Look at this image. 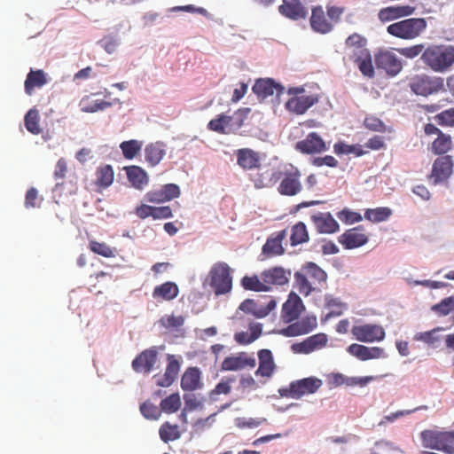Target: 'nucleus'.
Masks as SVG:
<instances>
[{"mask_svg":"<svg viewBox=\"0 0 454 454\" xmlns=\"http://www.w3.org/2000/svg\"><path fill=\"white\" fill-rule=\"evenodd\" d=\"M420 438L425 448L441 450L446 454H454V430L427 429L420 433Z\"/></svg>","mask_w":454,"mask_h":454,"instance_id":"nucleus-5","label":"nucleus"},{"mask_svg":"<svg viewBox=\"0 0 454 454\" xmlns=\"http://www.w3.org/2000/svg\"><path fill=\"white\" fill-rule=\"evenodd\" d=\"M336 215L342 223L346 224L359 223L363 219V216L359 213L352 211L347 207L338 212Z\"/></svg>","mask_w":454,"mask_h":454,"instance_id":"nucleus-54","label":"nucleus"},{"mask_svg":"<svg viewBox=\"0 0 454 454\" xmlns=\"http://www.w3.org/2000/svg\"><path fill=\"white\" fill-rule=\"evenodd\" d=\"M278 11L283 16L294 20L305 19L308 15L306 8L300 0H283Z\"/></svg>","mask_w":454,"mask_h":454,"instance_id":"nucleus-26","label":"nucleus"},{"mask_svg":"<svg viewBox=\"0 0 454 454\" xmlns=\"http://www.w3.org/2000/svg\"><path fill=\"white\" fill-rule=\"evenodd\" d=\"M184 411H192L202 406V402L194 394L184 395Z\"/></svg>","mask_w":454,"mask_h":454,"instance_id":"nucleus-63","label":"nucleus"},{"mask_svg":"<svg viewBox=\"0 0 454 454\" xmlns=\"http://www.w3.org/2000/svg\"><path fill=\"white\" fill-rule=\"evenodd\" d=\"M427 22L424 18H409L387 27V32L392 36L403 40H414L427 29Z\"/></svg>","mask_w":454,"mask_h":454,"instance_id":"nucleus-4","label":"nucleus"},{"mask_svg":"<svg viewBox=\"0 0 454 454\" xmlns=\"http://www.w3.org/2000/svg\"><path fill=\"white\" fill-rule=\"evenodd\" d=\"M179 294L178 286L172 282L167 281L156 286L153 291V298L158 302L170 301L176 299Z\"/></svg>","mask_w":454,"mask_h":454,"instance_id":"nucleus-29","label":"nucleus"},{"mask_svg":"<svg viewBox=\"0 0 454 454\" xmlns=\"http://www.w3.org/2000/svg\"><path fill=\"white\" fill-rule=\"evenodd\" d=\"M454 162L450 155L437 157L432 165L431 173L427 176L429 181L436 185L447 181L453 172Z\"/></svg>","mask_w":454,"mask_h":454,"instance_id":"nucleus-10","label":"nucleus"},{"mask_svg":"<svg viewBox=\"0 0 454 454\" xmlns=\"http://www.w3.org/2000/svg\"><path fill=\"white\" fill-rule=\"evenodd\" d=\"M354 338L360 342L381 341L385 338V330L375 324L354 325L351 329Z\"/></svg>","mask_w":454,"mask_h":454,"instance_id":"nucleus-13","label":"nucleus"},{"mask_svg":"<svg viewBox=\"0 0 454 454\" xmlns=\"http://www.w3.org/2000/svg\"><path fill=\"white\" fill-rule=\"evenodd\" d=\"M303 309L301 299L295 294H290L288 300L282 307V320L285 323H291L299 317Z\"/></svg>","mask_w":454,"mask_h":454,"instance_id":"nucleus-23","label":"nucleus"},{"mask_svg":"<svg viewBox=\"0 0 454 454\" xmlns=\"http://www.w3.org/2000/svg\"><path fill=\"white\" fill-rule=\"evenodd\" d=\"M25 127L30 133L39 135L42 129L39 125V114L35 109H30L24 118Z\"/></svg>","mask_w":454,"mask_h":454,"instance_id":"nucleus-46","label":"nucleus"},{"mask_svg":"<svg viewBox=\"0 0 454 454\" xmlns=\"http://www.w3.org/2000/svg\"><path fill=\"white\" fill-rule=\"evenodd\" d=\"M452 138L450 135L441 133L433 142L431 151L435 155L443 156L452 148Z\"/></svg>","mask_w":454,"mask_h":454,"instance_id":"nucleus-39","label":"nucleus"},{"mask_svg":"<svg viewBox=\"0 0 454 454\" xmlns=\"http://www.w3.org/2000/svg\"><path fill=\"white\" fill-rule=\"evenodd\" d=\"M89 248L94 254H99L106 258H112L115 255V249L112 248L105 242L90 240L89 243Z\"/></svg>","mask_w":454,"mask_h":454,"instance_id":"nucleus-50","label":"nucleus"},{"mask_svg":"<svg viewBox=\"0 0 454 454\" xmlns=\"http://www.w3.org/2000/svg\"><path fill=\"white\" fill-rule=\"evenodd\" d=\"M277 191L280 195L293 197L302 192L301 172L292 163L279 165Z\"/></svg>","mask_w":454,"mask_h":454,"instance_id":"nucleus-3","label":"nucleus"},{"mask_svg":"<svg viewBox=\"0 0 454 454\" xmlns=\"http://www.w3.org/2000/svg\"><path fill=\"white\" fill-rule=\"evenodd\" d=\"M259 367L255 371L256 376L270 378L275 371L276 364L274 363L272 353L270 349H261L258 352Z\"/></svg>","mask_w":454,"mask_h":454,"instance_id":"nucleus-31","label":"nucleus"},{"mask_svg":"<svg viewBox=\"0 0 454 454\" xmlns=\"http://www.w3.org/2000/svg\"><path fill=\"white\" fill-rule=\"evenodd\" d=\"M291 272L286 270L283 267H272L263 270L261 273V278L263 279L266 287L269 291L272 289L273 286H284L288 280Z\"/></svg>","mask_w":454,"mask_h":454,"instance_id":"nucleus-22","label":"nucleus"},{"mask_svg":"<svg viewBox=\"0 0 454 454\" xmlns=\"http://www.w3.org/2000/svg\"><path fill=\"white\" fill-rule=\"evenodd\" d=\"M322 386V380L315 378H304L290 383L289 387L279 389L281 396L299 399L305 395L314 394Z\"/></svg>","mask_w":454,"mask_h":454,"instance_id":"nucleus-7","label":"nucleus"},{"mask_svg":"<svg viewBox=\"0 0 454 454\" xmlns=\"http://www.w3.org/2000/svg\"><path fill=\"white\" fill-rule=\"evenodd\" d=\"M235 154L238 165L243 169L257 168L260 166L259 153L250 148L239 149Z\"/></svg>","mask_w":454,"mask_h":454,"instance_id":"nucleus-30","label":"nucleus"},{"mask_svg":"<svg viewBox=\"0 0 454 454\" xmlns=\"http://www.w3.org/2000/svg\"><path fill=\"white\" fill-rule=\"evenodd\" d=\"M160 189L167 201L176 199L180 195V189L175 184H165Z\"/></svg>","mask_w":454,"mask_h":454,"instance_id":"nucleus-64","label":"nucleus"},{"mask_svg":"<svg viewBox=\"0 0 454 454\" xmlns=\"http://www.w3.org/2000/svg\"><path fill=\"white\" fill-rule=\"evenodd\" d=\"M364 125L366 129L376 131V132H385L386 125L384 122L378 117L373 115H369L365 117L364 121Z\"/></svg>","mask_w":454,"mask_h":454,"instance_id":"nucleus-59","label":"nucleus"},{"mask_svg":"<svg viewBox=\"0 0 454 454\" xmlns=\"http://www.w3.org/2000/svg\"><path fill=\"white\" fill-rule=\"evenodd\" d=\"M160 437L164 442L177 440L181 434L177 425H171L165 422L160 428Z\"/></svg>","mask_w":454,"mask_h":454,"instance_id":"nucleus-48","label":"nucleus"},{"mask_svg":"<svg viewBox=\"0 0 454 454\" xmlns=\"http://www.w3.org/2000/svg\"><path fill=\"white\" fill-rule=\"evenodd\" d=\"M325 306L329 309V312L325 315V320L340 316L346 309L345 303L332 296L325 297Z\"/></svg>","mask_w":454,"mask_h":454,"instance_id":"nucleus-45","label":"nucleus"},{"mask_svg":"<svg viewBox=\"0 0 454 454\" xmlns=\"http://www.w3.org/2000/svg\"><path fill=\"white\" fill-rule=\"evenodd\" d=\"M181 387L184 391H194L202 387L201 372L198 367H189L181 378Z\"/></svg>","mask_w":454,"mask_h":454,"instance_id":"nucleus-32","label":"nucleus"},{"mask_svg":"<svg viewBox=\"0 0 454 454\" xmlns=\"http://www.w3.org/2000/svg\"><path fill=\"white\" fill-rule=\"evenodd\" d=\"M328 342V337L324 333L311 335L301 342L294 343L291 350L294 354H310L314 351L324 348Z\"/></svg>","mask_w":454,"mask_h":454,"instance_id":"nucleus-14","label":"nucleus"},{"mask_svg":"<svg viewBox=\"0 0 454 454\" xmlns=\"http://www.w3.org/2000/svg\"><path fill=\"white\" fill-rule=\"evenodd\" d=\"M140 411L149 419H157L160 416V410L149 401L140 405Z\"/></svg>","mask_w":454,"mask_h":454,"instance_id":"nucleus-60","label":"nucleus"},{"mask_svg":"<svg viewBox=\"0 0 454 454\" xmlns=\"http://www.w3.org/2000/svg\"><path fill=\"white\" fill-rule=\"evenodd\" d=\"M443 80L440 77H430L426 74L414 77L411 82V90L417 95L427 96L443 89Z\"/></svg>","mask_w":454,"mask_h":454,"instance_id":"nucleus-9","label":"nucleus"},{"mask_svg":"<svg viewBox=\"0 0 454 454\" xmlns=\"http://www.w3.org/2000/svg\"><path fill=\"white\" fill-rule=\"evenodd\" d=\"M302 87H292L288 89V94L292 97L286 103V109L296 114H303L309 108L317 102V98L313 95H303Z\"/></svg>","mask_w":454,"mask_h":454,"instance_id":"nucleus-8","label":"nucleus"},{"mask_svg":"<svg viewBox=\"0 0 454 454\" xmlns=\"http://www.w3.org/2000/svg\"><path fill=\"white\" fill-rule=\"evenodd\" d=\"M366 43L367 40L365 37L357 33H353L346 39L345 45L353 50V54L354 52H359V51L366 49Z\"/></svg>","mask_w":454,"mask_h":454,"instance_id":"nucleus-52","label":"nucleus"},{"mask_svg":"<svg viewBox=\"0 0 454 454\" xmlns=\"http://www.w3.org/2000/svg\"><path fill=\"white\" fill-rule=\"evenodd\" d=\"M286 236V230L278 231L274 237H270L262 247V253L268 256L280 255L284 254L282 241Z\"/></svg>","mask_w":454,"mask_h":454,"instance_id":"nucleus-35","label":"nucleus"},{"mask_svg":"<svg viewBox=\"0 0 454 454\" xmlns=\"http://www.w3.org/2000/svg\"><path fill=\"white\" fill-rule=\"evenodd\" d=\"M167 367L162 376L159 377L156 383L160 387H168L175 381L180 371V363L175 355H167Z\"/></svg>","mask_w":454,"mask_h":454,"instance_id":"nucleus-28","label":"nucleus"},{"mask_svg":"<svg viewBox=\"0 0 454 454\" xmlns=\"http://www.w3.org/2000/svg\"><path fill=\"white\" fill-rule=\"evenodd\" d=\"M279 166L269 165L258 167L257 171L251 176V180L256 189L272 188L278 183Z\"/></svg>","mask_w":454,"mask_h":454,"instance_id":"nucleus-12","label":"nucleus"},{"mask_svg":"<svg viewBox=\"0 0 454 454\" xmlns=\"http://www.w3.org/2000/svg\"><path fill=\"white\" fill-rule=\"evenodd\" d=\"M350 59L358 66L360 72L367 77L374 76V68L372 62V56L367 49L354 52Z\"/></svg>","mask_w":454,"mask_h":454,"instance_id":"nucleus-33","label":"nucleus"},{"mask_svg":"<svg viewBox=\"0 0 454 454\" xmlns=\"http://www.w3.org/2000/svg\"><path fill=\"white\" fill-rule=\"evenodd\" d=\"M256 360L246 352H239L235 356H227L221 364L222 371H239L246 368L253 369Z\"/></svg>","mask_w":454,"mask_h":454,"instance_id":"nucleus-17","label":"nucleus"},{"mask_svg":"<svg viewBox=\"0 0 454 454\" xmlns=\"http://www.w3.org/2000/svg\"><path fill=\"white\" fill-rule=\"evenodd\" d=\"M181 406L180 396L177 393L171 394L160 402V408L163 411L173 413Z\"/></svg>","mask_w":454,"mask_h":454,"instance_id":"nucleus-51","label":"nucleus"},{"mask_svg":"<svg viewBox=\"0 0 454 454\" xmlns=\"http://www.w3.org/2000/svg\"><path fill=\"white\" fill-rule=\"evenodd\" d=\"M301 270L317 289L326 282V273L314 262H308Z\"/></svg>","mask_w":454,"mask_h":454,"instance_id":"nucleus-37","label":"nucleus"},{"mask_svg":"<svg viewBox=\"0 0 454 454\" xmlns=\"http://www.w3.org/2000/svg\"><path fill=\"white\" fill-rule=\"evenodd\" d=\"M309 23L313 31L323 35L330 33L333 28L321 6H316L312 9Z\"/></svg>","mask_w":454,"mask_h":454,"instance_id":"nucleus-27","label":"nucleus"},{"mask_svg":"<svg viewBox=\"0 0 454 454\" xmlns=\"http://www.w3.org/2000/svg\"><path fill=\"white\" fill-rule=\"evenodd\" d=\"M96 184L100 188H106L114 182V170L110 165H103L97 168Z\"/></svg>","mask_w":454,"mask_h":454,"instance_id":"nucleus-41","label":"nucleus"},{"mask_svg":"<svg viewBox=\"0 0 454 454\" xmlns=\"http://www.w3.org/2000/svg\"><path fill=\"white\" fill-rule=\"evenodd\" d=\"M163 143L156 142L148 145L145 149V160L153 167L160 163L165 155Z\"/></svg>","mask_w":454,"mask_h":454,"instance_id":"nucleus-38","label":"nucleus"},{"mask_svg":"<svg viewBox=\"0 0 454 454\" xmlns=\"http://www.w3.org/2000/svg\"><path fill=\"white\" fill-rule=\"evenodd\" d=\"M43 198H39L38 191L31 187L27 190L25 197V207L27 208L40 207Z\"/></svg>","mask_w":454,"mask_h":454,"instance_id":"nucleus-61","label":"nucleus"},{"mask_svg":"<svg viewBox=\"0 0 454 454\" xmlns=\"http://www.w3.org/2000/svg\"><path fill=\"white\" fill-rule=\"evenodd\" d=\"M438 125L443 127H454V107L446 109L434 116Z\"/></svg>","mask_w":454,"mask_h":454,"instance_id":"nucleus-55","label":"nucleus"},{"mask_svg":"<svg viewBox=\"0 0 454 454\" xmlns=\"http://www.w3.org/2000/svg\"><path fill=\"white\" fill-rule=\"evenodd\" d=\"M209 285L216 295L225 294L232 288L231 268L226 262L215 263L209 271Z\"/></svg>","mask_w":454,"mask_h":454,"instance_id":"nucleus-6","label":"nucleus"},{"mask_svg":"<svg viewBox=\"0 0 454 454\" xmlns=\"http://www.w3.org/2000/svg\"><path fill=\"white\" fill-rule=\"evenodd\" d=\"M423 63L434 72L443 73L454 64V46L432 44L421 55Z\"/></svg>","mask_w":454,"mask_h":454,"instance_id":"nucleus-2","label":"nucleus"},{"mask_svg":"<svg viewBox=\"0 0 454 454\" xmlns=\"http://www.w3.org/2000/svg\"><path fill=\"white\" fill-rule=\"evenodd\" d=\"M158 352L155 347L142 351L132 361V368L136 372L149 373L157 362Z\"/></svg>","mask_w":454,"mask_h":454,"instance_id":"nucleus-19","label":"nucleus"},{"mask_svg":"<svg viewBox=\"0 0 454 454\" xmlns=\"http://www.w3.org/2000/svg\"><path fill=\"white\" fill-rule=\"evenodd\" d=\"M369 241L368 234L362 225L346 230L338 237V242L347 250L358 248Z\"/></svg>","mask_w":454,"mask_h":454,"instance_id":"nucleus-11","label":"nucleus"},{"mask_svg":"<svg viewBox=\"0 0 454 454\" xmlns=\"http://www.w3.org/2000/svg\"><path fill=\"white\" fill-rule=\"evenodd\" d=\"M295 149L303 154H317L327 150L324 139L317 133L310 132L295 145Z\"/></svg>","mask_w":454,"mask_h":454,"instance_id":"nucleus-16","label":"nucleus"},{"mask_svg":"<svg viewBox=\"0 0 454 454\" xmlns=\"http://www.w3.org/2000/svg\"><path fill=\"white\" fill-rule=\"evenodd\" d=\"M48 83L47 74L42 69L33 70L27 74L24 90L25 92L31 96L35 88H42Z\"/></svg>","mask_w":454,"mask_h":454,"instance_id":"nucleus-34","label":"nucleus"},{"mask_svg":"<svg viewBox=\"0 0 454 454\" xmlns=\"http://www.w3.org/2000/svg\"><path fill=\"white\" fill-rule=\"evenodd\" d=\"M317 326V319L316 316H307L302 317L287 327L279 331L280 334L286 337H295L307 334L316 329Z\"/></svg>","mask_w":454,"mask_h":454,"instance_id":"nucleus-15","label":"nucleus"},{"mask_svg":"<svg viewBox=\"0 0 454 454\" xmlns=\"http://www.w3.org/2000/svg\"><path fill=\"white\" fill-rule=\"evenodd\" d=\"M294 281L298 291L305 296H308L311 292L317 290V287L312 285L302 270L295 272Z\"/></svg>","mask_w":454,"mask_h":454,"instance_id":"nucleus-44","label":"nucleus"},{"mask_svg":"<svg viewBox=\"0 0 454 454\" xmlns=\"http://www.w3.org/2000/svg\"><path fill=\"white\" fill-rule=\"evenodd\" d=\"M240 285L245 290L254 292H269L261 275L244 276L240 280Z\"/></svg>","mask_w":454,"mask_h":454,"instance_id":"nucleus-40","label":"nucleus"},{"mask_svg":"<svg viewBox=\"0 0 454 454\" xmlns=\"http://www.w3.org/2000/svg\"><path fill=\"white\" fill-rule=\"evenodd\" d=\"M250 114L249 107H240L232 115L220 114L209 121L207 128L218 134H237L248 120Z\"/></svg>","mask_w":454,"mask_h":454,"instance_id":"nucleus-1","label":"nucleus"},{"mask_svg":"<svg viewBox=\"0 0 454 454\" xmlns=\"http://www.w3.org/2000/svg\"><path fill=\"white\" fill-rule=\"evenodd\" d=\"M129 182L136 189L141 190L148 184L146 172L138 166H129L125 168Z\"/></svg>","mask_w":454,"mask_h":454,"instance_id":"nucleus-36","label":"nucleus"},{"mask_svg":"<svg viewBox=\"0 0 454 454\" xmlns=\"http://www.w3.org/2000/svg\"><path fill=\"white\" fill-rule=\"evenodd\" d=\"M235 382L234 377H227L222 379L221 381L215 386V387L211 391L210 396L212 397L215 395H228L231 390V384Z\"/></svg>","mask_w":454,"mask_h":454,"instance_id":"nucleus-58","label":"nucleus"},{"mask_svg":"<svg viewBox=\"0 0 454 454\" xmlns=\"http://www.w3.org/2000/svg\"><path fill=\"white\" fill-rule=\"evenodd\" d=\"M317 232L322 234H333L340 230L338 222L330 212H317L310 216Z\"/></svg>","mask_w":454,"mask_h":454,"instance_id":"nucleus-18","label":"nucleus"},{"mask_svg":"<svg viewBox=\"0 0 454 454\" xmlns=\"http://www.w3.org/2000/svg\"><path fill=\"white\" fill-rule=\"evenodd\" d=\"M143 143L135 139L123 141L120 145L124 158L133 159L142 149Z\"/></svg>","mask_w":454,"mask_h":454,"instance_id":"nucleus-47","label":"nucleus"},{"mask_svg":"<svg viewBox=\"0 0 454 454\" xmlns=\"http://www.w3.org/2000/svg\"><path fill=\"white\" fill-rule=\"evenodd\" d=\"M253 91L261 98H266L274 93L279 96L284 91V87L275 82L273 79H258L253 86Z\"/></svg>","mask_w":454,"mask_h":454,"instance_id":"nucleus-25","label":"nucleus"},{"mask_svg":"<svg viewBox=\"0 0 454 454\" xmlns=\"http://www.w3.org/2000/svg\"><path fill=\"white\" fill-rule=\"evenodd\" d=\"M415 7L410 5L387 6L380 10L379 20L385 23L400 18L408 17L414 13Z\"/></svg>","mask_w":454,"mask_h":454,"instance_id":"nucleus-24","label":"nucleus"},{"mask_svg":"<svg viewBox=\"0 0 454 454\" xmlns=\"http://www.w3.org/2000/svg\"><path fill=\"white\" fill-rule=\"evenodd\" d=\"M309 236L304 223L299 222L291 229L290 241L292 246H297L309 241Z\"/></svg>","mask_w":454,"mask_h":454,"instance_id":"nucleus-42","label":"nucleus"},{"mask_svg":"<svg viewBox=\"0 0 454 454\" xmlns=\"http://www.w3.org/2000/svg\"><path fill=\"white\" fill-rule=\"evenodd\" d=\"M110 103L105 100L90 101L89 98H83L80 102L81 110L85 113H95L110 106Z\"/></svg>","mask_w":454,"mask_h":454,"instance_id":"nucleus-49","label":"nucleus"},{"mask_svg":"<svg viewBox=\"0 0 454 454\" xmlns=\"http://www.w3.org/2000/svg\"><path fill=\"white\" fill-rule=\"evenodd\" d=\"M425 50L426 48L423 43L396 49L399 54L411 59L418 57L419 55H422Z\"/></svg>","mask_w":454,"mask_h":454,"instance_id":"nucleus-57","label":"nucleus"},{"mask_svg":"<svg viewBox=\"0 0 454 454\" xmlns=\"http://www.w3.org/2000/svg\"><path fill=\"white\" fill-rule=\"evenodd\" d=\"M185 321L184 317L182 315L175 316V315H168L165 316L160 318V322L163 327L166 329H178L181 326L184 325Z\"/></svg>","mask_w":454,"mask_h":454,"instance_id":"nucleus-53","label":"nucleus"},{"mask_svg":"<svg viewBox=\"0 0 454 454\" xmlns=\"http://www.w3.org/2000/svg\"><path fill=\"white\" fill-rule=\"evenodd\" d=\"M432 309L440 316H447L454 310V297H447L434 305Z\"/></svg>","mask_w":454,"mask_h":454,"instance_id":"nucleus-56","label":"nucleus"},{"mask_svg":"<svg viewBox=\"0 0 454 454\" xmlns=\"http://www.w3.org/2000/svg\"><path fill=\"white\" fill-rule=\"evenodd\" d=\"M348 352L361 361L384 358L387 356L384 348L380 347H366L364 345L353 343L347 348Z\"/></svg>","mask_w":454,"mask_h":454,"instance_id":"nucleus-21","label":"nucleus"},{"mask_svg":"<svg viewBox=\"0 0 454 454\" xmlns=\"http://www.w3.org/2000/svg\"><path fill=\"white\" fill-rule=\"evenodd\" d=\"M392 215V210L387 207L368 208L364 212V218L372 223L387 221Z\"/></svg>","mask_w":454,"mask_h":454,"instance_id":"nucleus-43","label":"nucleus"},{"mask_svg":"<svg viewBox=\"0 0 454 454\" xmlns=\"http://www.w3.org/2000/svg\"><path fill=\"white\" fill-rule=\"evenodd\" d=\"M375 62L378 68L384 69L391 76L399 74L403 68L402 61L395 53L389 51H385L376 55Z\"/></svg>","mask_w":454,"mask_h":454,"instance_id":"nucleus-20","label":"nucleus"},{"mask_svg":"<svg viewBox=\"0 0 454 454\" xmlns=\"http://www.w3.org/2000/svg\"><path fill=\"white\" fill-rule=\"evenodd\" d=\"M98 43L107 53L112 54L116 51L119 43L115 37L106 35L102 38Z\"/></svg>","mask_w":454,"mask_h":454,"instance_id":"nucleus-62","label":"nucleus"}]
</instances>
